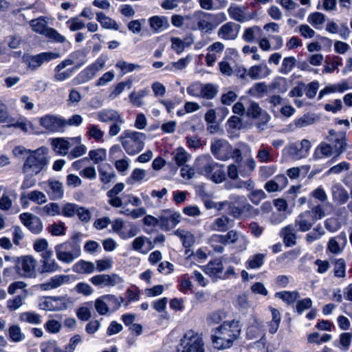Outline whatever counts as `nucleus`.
Wrapping results in <instances>:
<instances>
[{"instance_id":"c03bdc74","label":"nucleus","mask_w":352,"mask_h":352,"mask_svg":"<svg viewBox=\"0 0 352 352\" xmlns=\"http://www.w3.org/2000/svg\"><path fill=\"white\" fill-rule=\"evenodd\" d=\"M236 203L241 205L242 214L243 217H246L252 214H255L256 209L247 202L244 196L236 195Z\"/></svg>"},{"instance_id":"4d7b16f0","label":"nucleus","mask_w":352,"mask_h":352,"mask_svg":"<svg viewBox=\"0 0 352 352\" xmlns=\"http://www.w3.org/2000/svg\"><path fill=\"white\" fill-rule=\"evenodd\" d=\"M47 230L52 236H59L65 235L66 233V227L65 223L60 221L58 223H53L49 225L47 228Z\"/></svg>"},{"instance_id":"bf43d9fd","label":"nucleus","mask_w":352,"mask_h":352,"mask_svg":"<svg viewBox=\"0 0 352 352\" xmlns=\"http://www.w3.org/2000/svg\"><path fill=\"white\" fill-rule=\"evenodd\" d=\"M206 16L210 19L212 31L221 23L227 20V16L224 12H218L216 14L208 12V15Z\"/></svg>"},{"instance_id":"72a5a7b5","label":"nucleus","mask_w":352,"mask_h":352,"mask_svg":"<svg viewBox=\"0 0 352 352\" xmlns=\"http://www.w3.org/2000/svg\"><path fill=\"white\" fill-rule=\"evenodd\" d=\"M95 270L96 267L94 263L85 260H80L72 267V270L77 274H91Z\"/></svg>"},{"instance_id":"a18cd8bd","label":"nucleus","mask_w":352,"mask_h":352,"mask_svg":"<svg viewBox=\"0 0 352 352\" xmlns=\"http://www.w3.org/2000/svg\"><path fill=\"white\" fill-rule=\"evenodd\" d=\"M151 28L156 32H161L168 26L166 19L164 16H154L149 19Z\"/></svg>"},{"instance_id":"4be33fe9","label":"nucleus","mask_w":352,"mask_h":352,"mask_svg":"<svg viewBox=\"0 0 352 352\" xmlns=\"http://www.w3.org/2000/svg\"><path fill=\"white\" fill-rule=\"evenodd\" d=\"M70 282L69 275H55L51 277L45 283L40 285V288L42 290L47 291L54 289H56L64 284L69 283Z\"/></svg>"},{"instance_id":"9d476101","label":"nucleus","mask_w":352,"mask_h":352,"mask_svg":"<svg viewBox=\"0 0 352 352\" xmlns=\"http://www.w3.org/2000/svg\"><path fill=\"white\" fill-rule=\"evenodd\" d=\"M210 151L216 159L221 161L228 160L232 155V146L223 139L212 140L210 144Z\"/></svg>"},{"instance_id":"7c9ffc66","label":"nucleus","mask_w":352,"mask_h":352,"mask_svg":"<svg viewBox=\"0 0 352 352\" xmlns=\"http://www.w3.org/2000/svg\"><path fill=\"white\" fill-rule=\"evenodd\" d=\"M223 265L221 259L215 258L205 266V272L210 277L221 278Z\"/></svg>"},{"instance_id":"de8ad7c7","label":"nucleus","mask_w":352,"mask_h":352,"mask_svg":"<svg viewBox=\"0 0 352 352\" xmlns=\"http://www.w3.org/2000/svg\"><path fill=\"white\" fill-rule=\"evenodd\" d=\"M103 299L106 300L109 309L112 311L119 309L121 304L124 301V298L121 296L117 297L112 294L103 295Z\"/></svg>"},{"instance_id":"f03ea898","label":"nucleus","mask_w":352,"mask_h":352,"mask_svg":"<svg viewBox=\"0 0 352 352\" xmlns=\"http://www.w3.org/2000/svg\"><path fill=\"white\" fill-rule=\"evenodd\" d=\"M195 168L198 173L216 184H220L226 179L223 166L214 162L210 155L198 157L195 162Z\"/></svg>"},{"instance_id":"4468645a","label":"nucleus","mask_w":352,"mask_h":352,"mask_svg":"<svg viewBox=\"0 0 352 352\" xmlns=\"http://www.w3.org/2000/svg\"><path fill=\"white\" fill-rule=\"evenodd\" d=\"M73 64L74 61L70 58H67L61 61L54 69V80L61 82L69 79L78 67L76 66L72 68H68L66 70H64V69Z\"/></svg>"},{"instance_id":"774afa93","label":"nucleus","mask_w":352,"mask_h":352,"mask_svg":"<svg viewBox=\"0 0 352 352\" xmlns=\"http://www.w3.org/2000/svg\"><path fill=\"white\" fill-rule=\"evenodd\" d=\"M66 24L72 32H76L85 28V23L80 20L78 16L70 18Z\"/></svg>"},{"instance_id":"5fc2aeb1","label":"nucleus","mask_w":352,"mask_h":352,"mask_svg":"<svg viewBox=\"0 0 352 352\" xmlns=\"http://www.w3.org/2000/svg\"><path fill=\"white\" fill-rule=\"evenodd\" d=\"M173 155V160L179 166H184L190 158V155L182 147L177 148Z\"/></svg>"},{"instance_id":"c9c22d12","label":"nucleus","mask_w":352,"mask_h":352,"mask_svg":"<svg viewBox=\"0 0 352 352\" xmlns=\"http://www.w3.org/2000/svg\"><path fill=\"white\" fill-rule=\"evenodd\" d=\"M19 320L21 322H27L37 325L42 322V317L34 311H25L19 314Z\"/></svg>"},{"instance_id":"6e6d98bb","label":"nucleus","mask_w":352,"mask_h":352,"mask_svg":"<svg viewBox=\"0 0 352 352\" xmlns=\"http://www.w3.org/2000/svg\"><path fill=\"white\" fill-rule=\"evenodd\" d=\"M175 234L177 235L184 248H190L195 243L194 236L189 232L185 230H177Z\"/></svg>"},{"instance_id":"f257e3e1","label":"nucleus","mask_w":352,"mask_h":352,"mask_svg":"<svg viewBox=\"0 0 352 352\" xmlns=\"http://www.w3.org/2000/svg\"><path fill=\"white\" fill-rule=\"evenodd\" d=\"M211 336L213 347L218 350L230 348L240 333L239 322L236 320L225 321L219 327L214 329Z\"/></svg>"},{"instance_id":"c756f323","label":"nucleus","mask_w":352,"mask_h":352,"mask_svg":"<svg viewBox=\"0 0 352 352\" xmlns=\"http://www.w3.org/2000/svg\"><path fill=\"white\" fill-rule=\"evenodd\" d=\"M98 170L100 180L104 185L108 184L116 179V174L109 164L104 163L99 165Z\"/></svg>"},{"instance_id":"39448f33","label":"nucleus","mask_w":352,"mask_h":352,"mask_svg":"<svg viewBox=\"0 0 352 352\" xmlns=\"http://www.w3.org/2000/svg\"><path fill=\"white\" fill-rule=\"evenodd\" d=\"M146 138L143 133L124 130L118 138L126 153L135 155L143 150Z\"/></svg>"},{"instance_id":"423d86ee","label":"nucleus","mask_w":352,"mask_h":352,"mask_svg":"<svg viewBox=\"0 0 352 352\" xmlns=\"http://www.w3.org/2000/svg\"><path fill=\"white\" fill-rule=\"evenodd\" d=\"M109 59L107 55L101 54L93 63L81 71L74 79L75 85L84 84L93 79L96 74L102 69Z\"/></svg>"},{"instance_id":"20e7f679","label":"nucleus","mask_w":352,"mask_h":352,"mask_svg":"<svg viewBox=\"0 0 352 352\" xmlns=\"http://www.w3.org/2000/svg\"><path fill=\"white\" fill-rule=\"evenodd\" d=\"M48 151V148L45 146H41L31 151L23 164V173L32 172L34 175L41 173L49 162Z\"/></svg>"},{"instance_id":"ddd939ff","label":"nucleus","mask_w":352,"mask_h":352,"mask_svg":"<svg viewBox=\"0 0 352 352\" xmlns=\"http://www.w3.org/2000/svg\"><path fill=\"white\" fill-rule=\"evenodd\" d=\"M311 144L309 140L303 139L300 142L290 144L285 148V153L293 159L299 160L307 157L309 155Z\"/></svg>"},{"instance_id":"3c124183","label":"nucleus","mask_w":352,"mask_h":352,"mask_svg":"<svg viewBox=\"0 0 352 352\" xmlns=\"http://www.w3.org/2000/svg\"><path fill=\"white\" fill-rule=\"evenodd\" d=\"M337 239L342 240L344 242L346 241V235L344 233H342L336 237L331 238L327 244V250L334 254H337L342 252V248L337 241Z\"/></svg>"},{"instance_id":"5701e85b","label":"nucleus","mask_w":352,"mask_h":352,"mask_svg":"<svg viewBox=\"0 0 352 352\" xmlns=\"http://www.w3.org/2000/svg\"><path fill=\"white\" fill-rule=\"evenodd\" d=\"M315 223L311 214L307 210L301 212L295 219V226L302 232L309 231Z\"/></svg>"},{"instance_id":"f8f14e48","label":"nucleus","mask_w":352,"mask_h":352,"mask_svg":"<svg viewBox=\"0 0 352 352\" xmlns=\"http://www.w3.org/2000/svg\"><path fill=\"white\" fill-rule=\"evenodd\" d=\"M63 118L54 114H46L39 118V124L51 133L64 131Z\"/></svg>"},{"instance_id":"1a4fd4ad","label":"nucleus","mask_w":352,"mask_h":352,"mask_svg":"<svg viewBox=\"0 0 352 352\" xmlns=\"http://www.w3.org/2000/svg\"><path fill=\"white\" fill-rule=\"evenodd\" d=\"M68 300L63 296H43L39 299L38 307L45 311H60L67 308Z\"/></svg>"},{"instance_id":"e2e57ef3","label":"nucleus","mask_w":352,"mask_h":352,"mask_svg":"<svg viewBox=\"0 0 352 352\" xmlns=\"http://www.w3.org/2000/svg\"><path fill=\"white\" fill-rule=\"evenodd\" d=\"M262 30L260 27L254 25L251 28H248L244 30L243 34V38L248 43H252L254 41L256 34H261Z\"/></svg>"},{"instance_id":"dca6fc26","label":"nucleus","mask_w":352,"mask_h":352,"mask_svg":"<svg viewBox=\"0 0 352 352\" xmlns=\"http://www.w3.org/2000/svg\"><path fill=\"white\" fill-rule=\"evenodd\" d=\"M20 220L28 230L34 234H40L43 230V223L41 219L29 212H24L20 214Z\"/></svg>"},{"instance_id":"4c0bfd02","label":"nucleus","mask_w":352,"mask_h":352,"mask_svg":"<svg viewBox=\"0 0 352 352\" xmlns=\"http://www.w3.org/2000/svg\"><path fill=\"white\" fill-rule=\"evenodd\" d=\"M96 19L101 24L102 27L106 29H111L114 30H119V25L116 21L107 16L103 12H99L96 13Z\"/></svg>"},{"instance_id":"412c9836","label":"nucleus","mask_w":352,"mask_h":352,"mask_svg":"<svg viewBox=\"0 0 352 352\" xmlns=\"http://www.w3.org/2000/svg\"><path fill=\"white\" fill-rule=\"evenodd\" d=\"M239 28V25L231 21L227 22L218 30L217 35L223 40H234L238 36Z\"/></svg>"},{"instance_id":"58836bf2","label":"nucleus","mask_w":352,"mask_h":352,"mask_svg":"<svg viewBox=\"0 0 352 352\" xmlns=\"http://www.w3.org/2000/svg\"><path fill=\"white\" fill-rule=\"evenodd\" d=\"M333 153V149L331 144L321 142L315 150L314 158L321 159L323 157H329Z\"/></svg>"},{"instance_id":"393cba45","label":"nucleus","mask_w":352,"mask_h":352,"mask_svg":"<svg viewBox=\"0 0 352 352\" xmlns=\"http://www.w3.org/2000/svg\"><path fill=\"white\" fill-rule=\"evenodd\" d=\"M331 192L333 201L339 205L345 204L349 199L347 190L339 183L332 185Z\"/></svg>"},{"instance_id":"79ce46f5","label":"nucleus","mask_w":352,"mask_h":352,"mask_svg":"<svg viewBox=\"0 0 352 352\" xmlns=\"http://www.w3.org/2000/svg\"><path fill=\"white\" fill-rule=\"evenodd\" d=\"M228 12L231 19L238 22L243 23L248 20L243 8L239 6H231L228 9Z\"/></svg>"},{"instance_id":"6e6552de","label":"nucleus","mask_w":352,"mask_h":352,"mask_svg":"<svg viewBox=\"0 0 352 352\" xmlns=\"http://www.w3.org/2000/svg\"><path fill=\"white\" fill-rule=\"evenodd\" d=\"M36 261L32 256L25 255L17 259L15 270L20 277L32 278L36 277Z\"/></svg>"},{"instance_id":"9b49d317","label":"nucleus","mask_w":352,"mask_h":352,"mask_svg":"<svg viewBox=\"0 0 352 352\" xmlns=\"http://www.w3.org/2000/svg\"><path fill=\"white\" fill-rule=\"evenodd\" d=\"M59 54L52 52H41L36 55H28L23 57V62L31 70H36L39 68L45 62L58 58Z\"/></svg>"},{"instance_id":"473e14b6","label":"nucleus","mask_w":352,"mask_h":352,"mask_svg":"<svg viewBox=\"0 0 352 352\" xmlns=\"http://www.w3.org/2000/svg\"><path fill=\"white\" fill-rule=\"evenodd\" d=\"M150 94V89L144 88L138 91H133L130 93L129 98L130 102L136 107H141L144 104L143 99Z\"/></svg>"},{"instance_id":"0e129e2a","label":"nucleus","mask_w":352,"mask_h":352,"mask_svg":"<svg viewBox=\"0 0 352 352\" xmlns=\"http://www.w3.org/2000/svg\"><path fill=\"white\" fill-rule=\"evenodd\" d=\"M116 67L120 69L123 74L129 72H132L135 69H141V65L131 63H127L124 60H119L116 63Z\"/></svg>"},{"instance_id":"f704fd0d","label":"nucleus","mask_w":352,"mask_h":352,"mask_svg":"<svg viewBox=\"0 0 352 352\" xmlns=\"http://www.w3.org/2000/svg\"><path fill=\"white\" fill-rule=\"evenodd\" d=\"M38 214L41 217L50 216L54 217L60 215V206L58 203L51 202L44 206L39 208Z\"/></svg>"},{"instance_id":"13d9d810","label":"nucleus","mask_w":352,"mask_h":352,"mask_svg":"<svg viewBox=\"0 0 352 352\" xmlns=\"http://www.w3.org/2000/svg\"><path fill=\"white\" fill-rule=\"evenodd\" d=\"M45 36L50 41L57 43H63L66 41V38L61 35L56 30L48 28Z\"/></svg>"},{"instance_id":"ea45409f","label":"nucleus","mask_w":352,"mask_h":352,"mask_svg":"<svg viewBox=\"0 0 352 352\" xmlns=\"http://www.w3.org/2000/svg\"><path fill=\"white\" fill-rule=\"evenodd\" d=\"M275 297L281 299L287 305H290L300 298V294L297 291H282L275 293Z\"/></svg>"},{"instance_id":"cd10ccee","label":"nucleus","mask_w":352,"mask_h":352,"mask_svg":"<svg viewBox=\"0 0 352 352\" xmlns=\"http://www.w3.org/2000/svg\"><path fill=\"white\" fill-rule=\"evenodd\" d=\"M240 232L230 230L226 234H212L210 239V243H219L223 245L234 243L239 239Z\"/></svg>"},{"instance_id":"680f3d73","label":"nucleus","mask_w":352,"mask_h":352,"mask_svg":"<svg viewBox=\"0 0 352 352\" xmlns=\"http://www.w3.org/2000/svg\"><path fill=\"white\" fill-rule=\"evenodd\" d=\"M79 206L73 203H67L60 207V214L65 217H73L78 211Z\"/></svg>"},{"instance_id":"603ef678","label":"nucleus","mask_w":352,"mask_h":352,"mask_svg":"<svg viewBox=\"0 0 352 352\" xmlns=\"http://www.w3.org/2000/svg\"><path fill=\"white\" fill-rule=\"evenodd\" d=\"M219 87L212 83L203 84V91H201V98L212 100L217 95Z\"/></svg>"},{"instance_id":"0eeeda50","label":"nucleus","mask_w":352,"mask_h":352,"mask_svg":"<svg viewBox=\"0 0 352 352\" xmlns=\"http://www.w3.org/2000/svg\"><path fill=\"white\" fill-rule=\"evenodd\" d=\"M182 352H205L202 335L193 330H188L181 339Z\"/></svg>"},{"instance_id":"e433bc0d","label":"nucleus","mask_w":352,"mask_h":352,"mask_svg":"<svg viewBox=\"0 0 352 352\" xmlns=\"http://www.w3.org/2000/svg\"><path fill=\"white\" fill-rule=\"evenodd\" d=\"M230 219L226 216L217 218L210 225V229L219 232H226L230 227Z\"/></svg>"},{"instance_id":"aec40b11","label":"nucleus","mask_w":352,"mask_h":352,"mask_svg":"<svg viewBox=\"0 0 352 352\" xmlns=\"http://www.w3.org/2000/svg\"><path fill=\"white\" fill-rule=\"evenodd\" d=\"M246 116L253 119H260L263 124H266L270 119L267 112L259 106L258 103L251 101L246 109Z\"/></svg>"},{"instance_id":"f3484780","label":"nucleus","mask_w":352,"mask_h":352,"mask_svg":"<svg viewBox=\"0 0 352 352\" xmlns=\"http://www.w3.org/2000/svg\"><path fill=\"white\" fill-rule=\"evenodd\" d=\"M180 219L179 213L164 210L160 215V228L164 230L172 229L179 223Z\"/></svg>"},{"instance_id":"c85d7f7f","label":"nucleus","mask_w":352,"mask_h":352,"mask_svg":"<svg viewBox=\"0 0 352 352\" xmlns=\"http://www.w3.org/2000/svg\"><path fill=\"white\" fill-rule=\"evenodd\" d=\"M246 72L252 80L262 79L267 77L271 74V69L265 64L252 66Z\"/></svg>"},{"instance_id":"7ed1b4c3","label":"nucleus","mask_w":352,"mask_h":352,"mask_svg":"<svg viewBox=\"0 0 352 352\" xmlns=\"http://www.w3.org/2000/svg\"><path fill=\"white\" fill-rule=\"evenodd\" d=\"M81 236V233H76L69 240L54 247L56 258L59 261L70 264L80 256Z\"/></svg>"},{"instance_id":"bb28decb","label":"nucleus","mask_w":352,"mask_h":352,"mask_svg":"<svg viewBox=\"0 0 352 352\" xmlns=\"http://www.w3.org/2000/svg\"><path fill=\"white\" fill-rule=\"evenodd\" d=\"M280 236L286 247H293L296 244V230L294 225L289 224L283 227L280 230Z\"/></svg>"},{"instance_id":"052dcab7","label":"nucleus","mask_w":352,"mask_h":352,"mask_svg":"<svg viewBox=\"0 0 352 352\" xmlns=\"http://www.w3.org/2000/svg\"><path fill=\"white\" fill-rule=\"evenodd\" d=\"M266 102H267L270 104L269 109L274 113L276 114L278 111L275 109L276 107L283 105L285 100L280 95L273 94L270 96L267 99Z\"/></svg>"},{"instance_id":"2f4dec72","label":"nucleus","mask_w":352,"mask_h":352,"mask_svg":"<svg viewBox=\"0 0 352 352\" xmlns=\"http://www.w3.org/2000/svg\"><path fill=\"white\" fill-rule=\"evenodd\" d=\"M206 15L208 12L199 10L195 12L193 16L197 21L198 30L202 32L210 33L212 32V25Z\"/></svg>"},{"instance_id":"2eb2a0df","label":"nucleus","mask_w":352,"mask_h":352,"mask_svg":"<svg viewBox=\"0 0 352 352\" xmlns=\"http://www.w3.org/2000/svg\"><path fill=\"white\" fill-rule=\"evenodd\" d=\"M331 145L333 149L335 155L327 162L329 165L336 162L340 156L346 150L348 146L346 142V133H340L336 138H329Z\"/></svg>"},{"instance_id":"864d4df0","label":"nucleus","mask_w":352,"mask_h":352,"mask_svg":"<svg viewBox=\"0 0 352 352\" xmlns=\"http://www.w3.org/2000/svg\"><path fill=\"white\" fill-rule=\"evenodd\" d=\"M50 195L52 199H60L63 196V189L62 184L58 181H49Z\"/></svg>"},{"instance_id":"6ab92c4d","label":"nucleus","mask_w":352,"mask_h":352,"mask_svg":"<svg viewBox=\"0 0 352 352\" xmlns=\"http://www.w3.org/2000/svg\"><path fill=\"white\" fill-rule=\"evenodd\" d=\"M90 281L99 287H113L121 282V278L116 274L111 275L102 274L94 276L90 278Z\"/></svg>"},{"instance_id":"a878e982","label":"nucleus","mask_w":352,"mask_h":352,"mask_svg":"<svg viewBox=\"0 0 352 352\" xmlns=\"http://www.w3.org/2000/svg\"><path fill=\"white\" fill-rule=\"evenodd\" d=\"M96 118L102 122H122V116L120 113L113 109H104L96 113Z\"/></svg>"},{"instance_id":"69168bd1","label":"nucleus","mask_w":352,"mask_h":352,"mask_svg":"<svg viewBox=\"0 0 352 352\" xmlns=\"http://www.w3.org/2000/svg\"><path fill=\"white\" fill-rule=\"evenodd\" d=\"M28 199L36 204H43L47 201V198L45 194L43 192L35 190L27 194Z\"/></svg>"},{"instance_id":"09e8293b","label":"nucleus","mask_w":352,"mask_h":352,"mask_svg":"<svg viewBox=\"0 0 352 352\" xmlns=\"http://www.w3.org/2000/svg\"><path fill=\"white\" fill-rule=\"evenodd\" d=\"M8 336L10 339L14 342H20L25 338V336L22 332L19 324H12L9 327Z\"/></svg>"},{"instance_id":"a211bd4d","label":"nucleus","mask_w":352,"mask_h":352,"mask_svg":"<svg viewBox=\"0 0 352 352\" xmlns=\"http://www.w3.org/2000/svg\"><path fill=\"white\" fill-rule=\"evenodd\" d=\"M41 259L40 262L41 263V273H52L61 270V267L53 258L52 250H47L43 252V253H41Z\"/></svg>"},{"instance_id":"37998d69","label":"nucleus","mask_w":352,"mask_h":352,"mask_svg":"<svg viewBox=\"0 0 352 352\" xmlns=\"http://www.w3.org/2000/svg\"><path fill=\"white\" fill-rule=\"evenodd\" d=\"M307 22L316 30H321L325 22V16L321 12H315L307 17Z\"/></svg>"},{"instance_id":"49530a36","label":"nucleus","mask_w":352,"mask_h":352,"mask_svg":"<svg viewBox=\"0 0 352 352\" xmlns=\"http://www.w3.org/2000/svg\"><path fill=\"white\" fill-rule=\"evenodd\" d=\"M30 25L32 28V30L40 34L44 35L46 34L47 30L48 29V26L47 25V22L43 17H39L38 19H32L30 22Z\"/></svg>"},{"instance_id":"8fccbe9b","label":"nucleus","mask_w":352,"mask_h":352,"mask_svg":"<svg viewBox=\"0 0 352 352\" xmlns=\"http://www.w3.org/2000/svg\"><path fill=\"white\" fill-rule=\"evenodd\" d=\"M297 60L294 56H287L283 58L281 65L278 69V72L287 75L296 65Z\"/></svg>"},{"instance_id":"a19ab883","label":"nucleus","mask_w":352,"mask_h":352,"mask_svg":"<svg viewBox=\"0 0 352 352\" xmlns=\"http://www.w3.org/2000/svg\"><path fill=\"white\" fill-rule=\"evenodd\" d=\"M268 87L265 82H256L248 90V93L255 98H261L267 93Z\"/></svg>"},{"instance_id":"b1692460","label":"nucleus","mask_w":352,"mask_h":352,"mask_svg":"<svg viewBox=\"0 0 352 352\" xmlns=\"http://www.w3.org/2000/svg\"><path fill=\"white\" fill-rule=\"evenodd\" d=\"M50 141L52 148L57 155L65 156L69 153L72 144L68 138H54Z\"/></svg>"},{"instance_id":"338daca9","label":"nucleus","mask_w":352,"mask_h":352,"mask_svg":"<svg viewBox=\"0 0 352 352\" xmlns=\"http://www.w3.org/2000/svg\"><path fill=\"white\" fill-rule=\"evenodd\" d=\"M89 156L95 164H98L106 160L107 152L104 148L91 150L89 153Z\"/></svg>"}]
</instances>
